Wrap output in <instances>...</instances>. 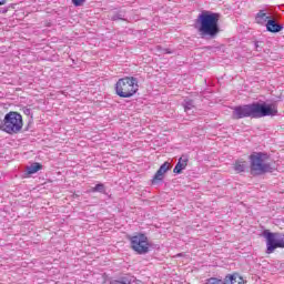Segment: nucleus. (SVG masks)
I'll use <instances>...</instances> for the list:
<instances>
[{"mask_svg": "<svg viewBox=\"0 0 284 284\" xmlns=\"http://www.w3.org/2000/svg\"><path fill=\"white\" fill-rule=\"evenodd\" d=\"M40 170H43V164L41 162H32V164L26 168V174L31 175L32 173L40 172Z\"/></svg>", "mask_w": 284, "mask_h": 284, "instance_id": "12", "label": "nucleus"}, {"mask_svg": "<svg viewBox=\"0 0 284 284\" xmlns=\"http://www.w3.org/2000/svg\"><path fill=\"white\" fill-rule=\"evenodd\" d=\"M189 161H190V158L189 156H181L179 158L174 169H173V172L174 173H182L183 170H186L187 165H189Z\"/></svg>", "mask_w": 284, "mask_h": 284, "instance_id": "10", "label": "nucleus"}, {"mask_svg": "<svg viewBox=\"0 0 284 284\" xmlns=\"http://www.w3.org/2000/svg\"><path fill=\"white\" fill-rule=\"evenodd\" d=\"M74 6H83L84 1L87 0H71Z\"/></svg>", "mask_w": 284, "mask_h": 284, "instance_id": "17", "label": "nucleus"}, {"mask_svg": "<svg viewBox=\"0 0 284 284\" xmlns=\"http://www.w3.org/2000/svg\"><path fill=\"white\" fill-rule=\"evenodd\" d=\"M170 170V162H163L161 164L160 169L155 172L154 178L152 179V183L155 184L156 182H160L164 178V173L169 172Z\"/></svg>", "mask_w": 284, "mask_h": 284, "instance_id": "9", "label": "nucleus"}, {"mask_svg": "<svg viewBox=\"0 0 284 284\" xmlns=\"http://www.w3.org/2000/svg\"><path fill=\"white\" fill-rule=\"evenodd\" d=\"M115 284H131L130 282H115Z\"/></svg>", "mask_w": 284, "mask_h": 284, "instance_id": "21", "label": "nucleus"}, {"mask_svg": "<svg viewBox=\"0 0 284 284\" xmlns=\"http://www.w3.org/2000/svg\"><path fill=\"white\" fill-rule=\"evenodd\" d=\"M91 191L93 193H95L97 191H99L100 193L105 191V184H103V182H99L98 184H95V186H92Z\"/></svg>", "mask_w": 284, "mask_h": 284, "instance_id": "15", "label": "nucleus"}, {"mask_svg": "<svg viewBox=\"0 0 284 284\" xmlns=\"http://www.w3.org/2000/svg\"><path fill=\"white\" fill-rule=\"evenodd\" d=\"M278 110L275 105H265L262 103H251L248 105H237L233 110V119H245L251 116L253 119H262L263 116H276Z\"/></svg>", "mask_w": 284, "mask_h": 284, "instance_id": "1", "label": "nucleus"}, {"mask_svg": "<svg viewBox=\"0 0 284 284\" xmlns=\"http://www.w3.org/2000/svg\"><path fill=\"white\" fill-rule=\"evenodd\" d=\"M139 81L135 77H122L114 85V92L121 99H131L139 92Z\"/></svg>", "mask_w": 284, "mask_h": 284, "instance_id": "3", "label": "nucleus"}, {"mask_svg": "<svg viewBox=\"0 0 284 284\" xmlns=\"http://www.w3.org/2000/svg\"><path fill=\"white\" fill-rule=\"evenodd\" d=\"M224 284H247V280L241 273H229L224 277Z\"/></svg>", "mask_w": 284, "mask_h": 284, "instance_id": "8", "label": "nucleus"}, {"mask_svg": "<svg viewBox=\"0 0 284 284\" xmlns=\"http://www.w3.org/2000/svg\"><path fill=\"white\" fill-rule=\"evenodd\" d=\"M206 284H224V281L219 280L217 277H210L206 280Z\"/></svg>", "mask_w": 284, "mask_h": 284, "instance_id": "16", "label": "nucleus"}, {"mask_svg": "<svg viewBox=\"0 0 284 284\" xmlns=\"http://www.w3.org/2000/svg\"><path fill=\"white\" fill-rule=\"evenodd\" d=\"M184 110L187 112V110H191V105H185Z\"/></svg>", "mask_w": 284, "mask_h": 284, "instance_id": "22", "label": "nucleus"}, {"mask_svg": "<svg viewBox=\"0 0 284 284\" xmlns=\"http://www.w3.org/2000/svg\"><path fill=\"white\" fill-rule=\"evenodd\" d=\"M23 126L24 121L20 112H8L0 123V130L7 134H19Z\"/></svg>", "mask_w": 284, "mask_h": 284, "instance_id": "4", "label": "nucleus"}, {"mask_svg": "<svg viewBox=\"0 0 284 284\" xmlns=\"http://www.w3.org/2000/svg\"><path fill=\"white\" fill-rule=\"evenodd\" d=\"M255 21L256 23L264 24L268 21V14L265 13V11H258V13L255 14Z\"/></svg>", "mask_w": 284, "mask_h": 284, "instance_id": "14", "label": "nucleus"}, {"mask_svg": "<svg viewBox=\"0 0 284 284\" xmlns=\"http://www.w3.org/2000/svg\"><path fill=\"white\" fill-rule=\"evenodd\" d=\"M264 43L263 41H255V48L258 50V48H263Z\"/></svg>", "mask_w": 284, "mask_h": 284, "instance_id": "18", "label": "nucleus"}, {"mask_svg": "<svg viewBox=\"0 0 284 284\" xmlns=\"http://www.w3.org/2000/svg\"><path fill=\"white\" fill-rule=\"evenodd\" d=\"M234 170L236 173H242L247 170V160H236L234 162Z\"/></svg>", "mask_w": 284, "mask_h": 284, "instance_id": "13", "label": "nucleus"}, {"mask_svg": "<svg viewBox=\"0 0 284 284\" xmlns=\"http://www.w3.org/2000/svg\"><path fill=\"white\" fill-rule=\"evenodd\" d=\"M163 52H165L166 54H172V50H170V48H164Z\"/></svg>", "mask_w": 284, "mask_h": 284, "instance_id": "19", "label": "nucleus"}, {"mask_svg": "<svg viewBox=\"0 0 284 284\" xmlns=\"http://www.w3.org/2000/svg\"><path fill=\"white\" fill-rule=\"evenodd\" d=\"M128 240L131 243V248L138 255H145L150 253L151 242L145 233H135L134 235H128Z\"/></svg>", "mask_w": 284, "mask_h": 284, "instance_id": "6", "label": "nucleus"}, {"mask_svg": "<svg viewBox=\"0 0 284 284\" xmlns=\"http://www.w3.org/2000/svg\"><path fill=\"white\" fill-rule=\"evenodd\" d=\"M274 166L268 162L267 154L255 152L250 156V172L252 175H262L263 173L273 172Z\"/></svg>", "mask_w": 284, "mask_h": 284, "instance_id": "5", "label": "nucleus"}, {"mask_svg": "<svg viewBox=\"0 0 284 284\" xmlns=\"http://www.w3.org/2000/svg\"><path fill=\"white\" fill-rule=\"evenodd\" d=\"M8 0H0V6H4V3H7Z\"/></svg>", "mask_w": 284, "mask_h": 284, "instance_id": "20", "label": "nucleus"}, {"mask_svg": "<svg viewBox=\"0 0 284 284\" xmlns=\"http://www.w3.org/2000/svg\"><path fill=\"white\" fill-rule=\"evenodd\" d=\"M263 236L266 240V253L271 254L276 248H284V233H272L268 229L263 231Z\"/></svg>", "mask_w": 284, "mask_h": 284, "instance_id": "7", "label": "nucleus"}, {"mask_svg": "<svg viewBox=\"0 0 284 284\" xmlns=\"http://www.w3.org/2000/svg\"><path fill=\"white\" fill-rule=\"evenodd\" d=\"M266 29L270 32H280L281 30H283V26L281 23H277L275 19H271V17H268L266 22Z\"/></svg>", "mask_w": 284, "mask_h": 284, "instance_id": "11", "label": "nucleus"}, {"mask_svg": "<svg viewBox=\"0 0 284 284\" xmlns=\"http://www.w3.org/2000/svg\"><path fill=\"white\" fill-rule=\"evenodd\" d=\"M220 17V13H213V11H202V13L197 14L195 28L201 37H217L221 32Z\"/></svg>", "mask_w": 284, "mask_h": 284, "instance_id": "2", "label": "nucleus"}]
</instances>
